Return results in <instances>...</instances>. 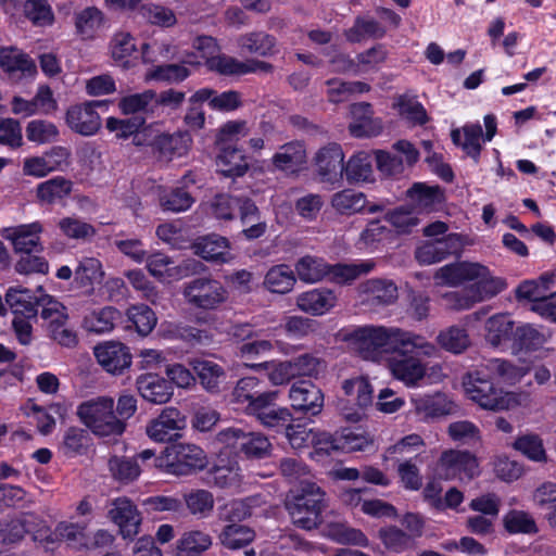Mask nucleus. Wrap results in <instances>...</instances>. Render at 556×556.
<instances>
[{"mask_svg":"<svg viewBox=\"0 0 556 556\" xmlns=\"http://www.w3.org/2000/svg\"><path fill=\"white\" fill-rule=\"evenodd\" d=\"M522 376V368L505 359L492 358L481 364L473 372H469L464 378L463 386L468 397L482 408L504 410L518 405L517 395L496 389L493 380L514 383Z\"/></svg>","mask_w":556,"mask_h":556,"instance_id":"1","label":"nucleus"},{"mask_svg":"<svg viewBox=\"0 0 556 556\" xmlns=\"http://www.w3.org/2000/svg\"><path fill=\"white\" fill-rule=\"evenodd\" d=\"M345 340L365 359H374L382 352H413L419 349L425 356H431L435 352V346L421 336L382 326L357 327L345 334Z\"/></svg>","mask_w":556,"mask_h":556,"instance_id":"2","label":"nucleus"},{"mask_svg":"<svg viewBox=\"0 0 556 556\" xmlns=\"http://www.w3.org/2000/svg\"><path fill=\"white\" fill-rule=\"evenodd\" d=\"M327 506L326 493L315 482H304L302 486L291 490L286 500L292 522L304 530L321 525L323 511Z\"/></svg>","mask_w":556,"mask_h":556,"instance_id":"3","label":"nucleus"},{"mask_svg":"<svg viewBox=\"0 0 556 556\" xmlns=\"http://www.w3.org/2000/svg\"><path fill=\"white\" fill-rule=\"evenodd\" d=\"M77 416L88 429L100 437L121 435L126 428V424L115 414L113 399L108 396L83 402L77 407Z\"/></svg>","mask_w":556,"mask_h":556,"instance_id":"4","label":"nucleus"},{"mask_svg":"<svg viewBox=\"0 0 556 556\" xmlns=\"http://www.w3.org/2000/svg\"><path fill=\"white\" fill-rule=\"evenodd\" d=\"M372 264L363 263L358 265H328L321 258L309 255L301 257L295 264V271L300 280L304 282H316L325 277L344 283L356 279L359 275L368 273Z\"/></svg>","mask_w":556,"mask_h":556,"instance_id":"5","label":"nucleus"},{"mask_svg":"<svg viewBox=\"0 0 556 556\" xmlns=\"http://www.w3.org/2000/svg\"><path fill=\"white\" fill-rule=\"evenodd\" d=\"M26 534L34 541L52 542V530L47 522L34 513H22L16 517L0 520V543L12 545L21 542Z\"/></svg>","mask_w":556,"mask_h":556,"instance_id":"6","label":"nucleus"},{"mask_svg":"<svg viewBox=\"0 0 556 556\" xmlns=\"http://www.w3.org/2000/svg\"><path fill=\"white\" fill-rule=\"evenodd\" d=\"M181 293L189 305L203 311L216 309L228 298L225 287L211 277H198L185 282Z\"/></svg>","mask_w":556,"mask_h":556,"instance_id":"7","label":"nucleus"},{"mask_svg":"<svg viewBox=\"0 0 556 556\" xmlns=\"http://www.w3.org/2000/svg\"><path fill=\"white\" fill-rule=\"evenodd\" d=\"M165 452L168 458L167 465L176 475H191L204 469L207 465L205 452L195 444L174 443L166 446Z\"/></svg>","mask_w":556,"mask_h":556,"instance_id":"8","label":"nucleus"},{"mask_svg":"<svg viewBox=\"0 0 556 556\" xmlns=\"http://www.w3.org/2000/svg\"><path fill=\"white\" fill-rule=\"evenodd\" d=\"M289 400L294 412L315 417L324 408L325 396L320 388L311 380H300L291 386Z\"/></svg>","mask_w":556,"mask_h":556,"instance_id":"9","label":"nucleus"},{"mask_svg":"<svg viewBox=\"0 0 556 556\" xmlns=\"http://www.w3.org/2000/svg\"><path fill=\"white\" fill-rule=\"evenodd\" d=\"M108 518L118 526L121 535L126 540H132L140 531L141 514L132 501L126 496L110 502Z\"/></svg>","mask_w":556,"mask_h":556,"instance_id":"10","label":"nucleus"},{"mask_svg":"<svg viewBox=\"0 0 556 556\" xmlns=\"http://www.w3.org/2000/svg\"><path fill=\"white\" fill-rule=\"evenodd\" d=\"M277 397V391H267L265 399L258 401V404L253 408L250 415L254 416L262 426L281 431L288 427L290 422H293L294 419L289 408L276 405Z\"/></svg>","mask_w":556,"mask_h":556,"instance_id":"11","label":"nucleus"},{"mask_svg":"<svg viewBox=\"0 0 556 556\" xmlns=\"http://www.w3.org/2000/svg\"><path fill=\"white\" fill-rule=\"evenodd\" d=\"M186 427V417L175 407H166L160 416L151 420L146 429L150 439L156 442H168L179 437Z\"/></svg>","mask_w":556,"mask_h":556,"instance_id":"12","label":"nucleus"},{"mask_svg":"<svg viewBox=\"0 0 556 556\" xmlns=\"http://www.w3.org/2000/svg\"><path fill=\"white\" fill-rule=\"evenodd\" d=\"M408 206L417 213H431L439 211L444 201V190L438 185L415 182L407 189Z\"/></svg>","mask_w":556,"mask_h":556,"instance_id":"13","label":"nucleus"},{"mask_svg":"<svg viewBox=\"0 0 556 556\" xmlns=\"http://www.w3.org/2000/svg\"><path fill=\"white\" fill-rule=\"evenodd\" d=\"M100 105L101 101H89L71 106L66 112L68 127L81 136L94 135L101 127V118L96 112Z\"/></svg>","mask_w":556,"mask_h":556,"instance_id":"14","label":"nucleus"},{"mask_svg":"<svg viewBox=\"0 0 556 556\" xmlns=\"http://www.w3.org/2000/svg\"><path fill=\"white\" fill-rule=\"evenodd\" d=\"M342 389L352 401H355L358 409L341 407V414L346 421L357 422L362 419L363 409L372 403V388L364 377H355L344 380Z\"/></svg>","mask_w":556,"mask_h":556,"instance_id":"15","label":"nucleus"},{"mask_svg":"<svg viewBox=\"0 0 556 556\" xmlns=\"http://www.w3.org/2000/svg\"><path fill=\"white\" fill-rule=\"evenodd\" d=\"M189 366L195 381L198 380L205 391L216 394L225 388L227 372L222 365L212 359L194 357L189 359Z\"/></svg>","mask_w":556,"mask_h":556,"instance_id":"16","label":"nucleus"},{"mask_svg":"<svg viewBox=\"0 0 556 556\" xmlns=\"http://www.w3.org/2000/svg\"><path fill=\"white\" fill-rule=\"evenodd\" d=\"M395 355L390 361V368L394 377L407 386H414L425 377L426 368L418 355H425L419 349L413 352L393 351Z\"/></svg>","mask_w":556,"mask_h":556,"instance_id":"17","label":"nucleus"},{"mask_svg":"<svg viewBox=\"0 0 556 556\" xmlns=\"http://www.w3.org/2000/svg\"><path fill=\"white\" fill-rule=\"evenodd\" d=\"M440 468L446 479L455 477L472 479L478 475V462L468 451L450 450L442 453Z\"/></svg>","mask_w":556,"mask_h":556,"instance_id":"18","label":"nucleus"},{"mask_svg":"<svg viewBox=\"0 0 556 556\" xmlns=\"http://www.w3.org/2000/svg\"><path fill=\"white\" fill-rule=\"evenodd\" d=\"M94 356L98 363L114 375L122 374L131 364L129 349L121 342H105L94 348Z\"/></svg>","mask_w":556,"mask_h":556,"instance_id":"19","label":"nucleus"},{"mask_svg":"<svg viewBox=\"0 0 556 556\" xmlns=\"http://www.w3.org/2000/svg\"><path fill=\"white\" fill-rule=\"evenodd\" d=\"M353 122L349 126L351 135L354 137H374L382 131V122L374 117L371 104L361 102L351 105Z\"/></svg>","mask_w":556,"mask_h":556,"instance_id":"20","label":"nucleus"},{"mask_svg":"<svg viewBox=\"0 0 556 556\" xmlns=\"http://www.w3.org/2000/svg\"><path fill=\"white\" fill-rule=\"evenodd\" d=\"M343 160V151L337 143L329 144L319 150L316 155V166L324 181L334 182L342 178L344 173Z\"/></svg>","mask_w":556,"mask_h":556,"instance_id":"21","label":"nucleus"},{"mask_svg":"<svg viewBox=\"0 0 556 556\" xmlns=\"http://www.w3.org/2000/svg\"><path fill=\"white\" fill-rule=\"evenodd\" d=\"M486 275V267L479 263L462 262L440 268L435 278L450 286H458L465 281L478 280Z\"/></svg>","mask_w":556,"mask_h":556,"instance_id":"22","label":"nucleus"},{"mask_svg":"<svg viewBox=\"0 0 556 556\" xmlns=\"http://www.w3.org/2000/svg\"><path fill=\"white\" fill-rule=\"evenodd\" d=\"M236 210L239 211L243 226L242 233L248 240L257 239L265 233L267 225L262 220L260 210L251 199L237 197Z\"/></svg>","mask_w":556,"mask_h":556,"instance_id":"23","label":"nucleus"},{"mask_svg":"<svg viewBox=\"0 0 556 556\" xmlns=\"http://www.w3.org/2000/svg\"><path fill=\"white\" fill-rule=\"evenodd\" d=\"M136 386L140 395L153 404H164L173 395L170 383L154 374H147L138 377Z\"/></svg>","mask_w":556,"mask_h":556,"instance_id":"24","label":"nucleus"},{"mask_svg":"<svg viewBox=\"0 0 556 556\" xmlns=\"http://www.w3.org/2000/svg\"><path fill=\"white\" fill-rule=\"evenodd\" d=\"M412 403L417 414L430 418L453 415L457 410V405L440 392L432 395L413 397Z\"/></svg>","mask_w":556,"mask_h":556,"instance_id":"25","label":"nucleus"},{"mask_svg":"<svg viewBox=\"0 0 556 556\" xmlns=\"http://www.w3.org/2000/svg\"><path fill=\"white\" fill-rule=\"evenodd\" d=\"M337 296L329 289H314L296 298V306L304 313L319 316L336 305Z\"/></svg>","mask_w":556,"mask_h":556,"instance_id":"26","label":"nucleus"},{"mask_svg":"<svg viewBox=\"0 0 556 556\" xmlns=\"http://www.w3.org/2000/svg\"><path fill=\"white\" fill-rule=\"evenodd\" d=\"M275 168L294 173L306 163V150L301 141L282 144L271 159Z\"/></svg>","mask_w":556,"mask_h":556,"instance_id":"27","label":"nucleus"},{"mask_svg":"<svg viewBox=\"0 0 556 556\" xmlns=\"http://www.w3.org/2000/svg\"><path fill=\"white\" fill-rule=\"evenodd\" d=\"M42 227L39 223L21 225L8 229L7 239L11 240L16 253H27L41 250L39 233Z\"/></svg>","mask_w":556,"mask_h":556,"instance_id":"28","label":"nucleus"},{"mask_svg":"<svg viewBox=\"0 0 556 556\" xmlns=\"http://www.w3.org/2000/svg\"><path fill=\"white\" fill-rule=\"evenodd\" d=\"M184 509L198 520L212 516L215 498L211 491L205 489H191L182 494Z\"/></svg>","mask_w":556,"mask_h":556,"instance_id":"29","label":"nucleus"},{"mask_svg":"<svg viewBox=\"0 0 556 556\" xmlns=\"http://www.w3.org/2000/svg\"><path fill=\"white\" fill-rule=\"evenodd\" d=\"M216 164L217 172L229 178L241 177L249 169L245 155L233 146H224L220 148Z\"/></svg>","mask_w":556,"mask_h":556,"instance_id":"30","label":"nucleus"},{"mask_svg":"<svg viewBox=\"0 0 556 556\" xmlns=\"http://www.w3.org/2000/svg\"><path fill=\"white\" fill-rule=\"evenodd\" d=\"M29 289L17 287L10 288L5 294V302L11 307L16 316H22L27 319L36 318L38 307L40 306L38 300Z\"/></svg>","mask_w":556,"mask_h":556,"instance_id":"31","label":"nucleus"},{"mask_svg":"<svg viewBox=\"0 0 556 556\" xmlns=\"http://www.w3.org/2000/svg\"><path fill=\"white\" fill-rule=\"evenodd\" d=\"M256 538L253 528L247 525H225L217 535L222 546L227 549H241L249 546Z\"/></svg>","mask_w":556,"mask_h":556,"instance_id":"32","label":"nucleus"},{"mask_svg":"<svg viewBox=\"0 0 556 556\" xmlns=\"http://www.w3.org/2000/svg\"><path fill=\"white\" fill-rule=\"evenodd\" d=\"M324 534L340 544L368 545L367 536L359 529L351 527L345 521L327 522L324 528Z\"/></svg>","mask_w":556,"mask_h":556,"instance_id":"33","label":"nucleus"},{"mask_svg":"<svg viewBox=\"0 0 556 556\" xmlns=\"http://www.w3.org/2000/svg\"><path fill=\"white\" fill-rule=\"evenodd\" d=\"M277 40L265 31H251L238 38V46L251 54L270 56L275 53Z\"/></svg>","mask_w":556,"mask_h":556,"instance_id":"34","label":"nucleus"},{"mask_svg":"<svg viewBox=\"0 0 556 556\" xmlns=\"http://www.w3.org/2000/svg\"><path fill=\"white\" fill-rule=\"evenodd\" d=\"M553 281V276L544 275L539 280H527L523 281L516 290V296L518 300H527L530 303L529 309L533 312V307L546 301L549 296L548 287Z\"/></svg>","mask_w":556,"mask_h":556,"instance_id":"35","label":"nucleus"},{"mask_svg":"<svg viewBox=\"0 0 556 556\" xmlns=\"http://www.w3.org/2000/svg\"><path fill=\"white\" fill-rule=\"evenodd\" d=\"M295 281L294 271L290 266L280 264L273 266L267 271L264 286L273 293L286 294L293 289Z\"/></svg>","mask_w":556,"mask_h":556,"instance_id":"36","label":"nucleus"},{"mask_svg":"<svg viewBox=\"0 0 556 556\" xmlns=\"http://www.w3.org/2000/svg\"><path fill=\"white\" fill-rule=\"evenodd\" d=\"M194 249L195 254L206 261L225 262L229 244L227 238L213 233L200 238Z\"/></svg>","mask_w":556,"mask_h":556,"instance_id":"37","label":"nucleus"},{"mask_svg":"<svg viewBox=\"0 0 556 556\" xmlns=\"http://www.w3.org/2000/svg\"><path fill=\"white\" fill-rule=\"evenodd\" d=\"M267 392L260 389V381L255 377H244L237 382L233 389V397L237 403H248L247 410L250 414L265 399Z\"/></svg>","mask_w":556,"mask_h":556,"instance_id":"38","label":"nucleus"},{"mask_svg":"<svg viewBox=\"0 0 556 556\" xmlns=\"http://www.w3.org/2000/svg\"><path fill=\"white\" fill-rule=\"evenodd\" d=\"M104 271L98 258L84 257L74 270L75 282L83 288L93 289L94 285L102 282Z\"/></svg>","mask_w":556,"mask_h":556,"instance_id":"39","label":"nucleus"},{"mask_svg":"<svg viewBox=\"0 0 556 556\" xmlns=\"http://www.w3.org/2000/svg\"><path fill=\"white\" fill-rule=\"evenodd\" d=\"M90 441L89 432L79 427H70L65 430L59 450L66 457H74L86 453Z\"/></svg>","mask_w":556,"mask_h":556,"instance_id":"40","label":"nucleus"},{"mask_svg":"<svg viewBox=\"0 0 556 556\" xmlns=\"http://www.w3.org/2000/svg\"><path fill=\"white\" fill-rule=\"evenodd\" d=\"M273 445L261 432H245L241 439L240 452L248 459H263L271 455Z\"/></svg>","mask_w":556,"mask_h":556,"instance_id":"41","label":"nucleus"},{"mask_svg":"<svg viewBox=\"0 0 556 556\" xmlns=\"http://www.w3.org/2000/svg\"><path fill=\"white\" fill-rule=\"evenodd\" d=\"M212 545L210 534L192 530L182 534L177 542L178 556H201Z\"/></svg>","mask_w":556,"mask_h":556,"instance_id":"42","label":"nucleus"},{"mask_svg":"<svg viewBox=\"0 0 556 556\" xmlns=\"http://www.w3.org/2000/svg\"><path fill=\"white\" fill-rule=\"evenodd\" d=\"M119 318V311L112 306H105L101 309L90 312L85 317L84 325L88 331L104 333L111 331L116 320Z\"/></svg>","mask_w":556,"mask_h":556,"instance_id":"43","label":"nucleus"},{"mask_svg":"<svg viewBox=\"0 0 556 556\" xmlns=\"http://www.w3.org/2000/svg\"><path fill=\"white\" fill-rule=\"evenodd\" d=\"M252 516V506L247 500H232L217 507L216 517L225 525H241Z\"/></svg>","mask_w":556,"mask_h":556,"instance_id":"44","label":"nucleus"},{"mask_svg":"<svg viewBox=\"0 0 556 556\" xmlns=\"http://www.w3.org/2000/svg\"><path fill=\"white\" fill-rule=\"evenodd\" d=\"M366 197L351 189L339 191L332 195L331 205L340 214L352 215L366 208Z\"/></svg>","mask_w":556,"mask_h":556,"instance_id":"45","label":"nucleus"},{"mask_svg":"<svg viewBox=\"0 0 556 556\" xmlns=\"http://www.w3.org/2000/svg\"><path fill=\"white\" fill-rule=\"evenodd\" d=\"M127 317L130 323L128 327H134L142 337L148 336L157 323L155 313L146 304L130 306L127 309Z\"/></svg>","mask_w":556,"mask_h":556,"instance_id":"46","label":"nucleus"},{"mask_svg":"<svg viewBox=\"0 0 556 556\" xmlns=\"http://www.w3.org/2000/svg\"><path fill=\"white\" fill-rule=\"evenodd\" d=\"M211 94L210 88H203L195 91L190 97V105L184 117V122L191 130H200L204 127L205 113L202 109V103L205 102Z\"/></svg>","mask_w":556,"mask_h":556,"instance_id":"47","label":"nucleus"},{"mask_svg":"<svg viewBox=\"0 0 556 556\" xmlns=\"http://www.w3.org/2000/svg\"><path fill=\"white\" fill-rule=\"evenodd\" d=\"M344 173L350 182L369 181L372 175L370 155L364 151L354 154L344 165Z\"/></svg>","mask_w":556,"mask_h":556,"instance_id":"48","label":"nucleus"},{"mask_svg":"<svg viewBox=\"0 0 556 556\" xmlns=\"http://www.w3.org/2000/svg\"><path fill=\"white\" fill-rule=\"evenodd\" d=\"M503 526L510 534H535L539 531L534 518L525 510H509L503 517Z\"/></svg>","mask_w":556,"mask_h":556,"instance_id":"49","label":"nucleus"},{"mask_svg":"<svg viewBox=\"0 0 556 556\" xmlns=\"http://www.w3.org/2000/svg\"><path fill=\"white\" fill-rule=\"evenodd\" d=\"M72 191V182L64 177H54L42 184L37 188V195L40 201L46 203H53L67 197Z\"/></svg>","mask_w":556,"mask_h":556,"instance_id":"50","label":"nucleus"},{"mask_svg":"<svg viewBox=\"0 0 556 556\" xmlns=\"http://www.w3.org/2000/svg\"><path fill=\"white\" fill-rule=\"evenodd\" d=\"M41 307V317L48 320V330L67 324L66 307L51 295H41L38 302Z\"/></svg>","mask_w":556,"mask_h":556,"instance_id":"51","label":"nucleus"},{"mask_svg":"<svg viewBox=\"0 0 556 556\" xmlns=\"http://www.w3.org/2000/svg\"><path fill=\"white\" fill-rule=\"evenodd\" d=\"M546 341L544 333L531 325L517 327L514 332V349L518 351H535L540 349Z\"/></svg>","mask_w":556,"mask_h":556,"instance_id":"52","label":"nucleus"},{"mask_svg":"<svg viewBox=\"0 0 556 556\" xmlns=\"http://www.w3.org/2000/svg\"><path fill=\"white\" fill-rule=\"evenodd\" d=\"M513 447L533 462H546L543 440L535 433L523 434L515 440Z\"/></svg>","mask_w":556,"mask_h":556,"instance_id":"53","label":"nucleus"},{"mask_svg":"<svg viewBox=\"0 0 556 556\" xmlns=\"http://www.w3.org/2000/svg\"><path fill=\"white\" fill-rule=\"evenodd\" d=\"M486 340L494 346L514 336V323L507 315L492 316L486 321Z\"/></svg>","mask_w":556,"mask_h":556,"instance_id":"54","label":"nucleus"},{"mask_svg":"<svg viewBox=\"0 0 556 556\" xmlns=\"http://www.w3.org/2000/svg\"><path fill=\"white\" fill-rule=\"evenodd\" d=\"M109 468L113 478L122 483L132 482L141 471L136 459L119 456L110 458Z\"/></svg>","mask_w":556,"mask_h":556,"instance_id":"55","label":"nucleus"},{"mask_svg":"<svg viewBox=\"0 0 556 556\" xmlns=\"http://www.w3.org/2000/svg\"><path fill=\"white\" fill-rule=\"evenodd\" d=\"M102 22L103 14L94 7L86 8L75 15L76 30L84 38H92L102 25Z\"/></svg>","mask_w":556,"mask_h":556,"instance_id":"56","label":"nucleus"},{"mask_svg":"<svg viewBox=\"0 0 556 556\" xmlns=\"http://www.w3.org/2000/svg\"><path fill=\"white\" fill-rule=\"evenodd\" d=\"M279 472L290 483H299L302 486L304 482L309 481V469L299 458L285 457L279 460Z\"/></svg>","mask_w":556,"mask_h":556,"instance_id":"57","label":"nucleus"},{"mask_svg":"<svg viewBox=\"0 0 556 556\" xmlns=\"http://www.w3.org/2000/svg\"><path fill=\"white\" fill-rule=\"evenodd\" d=\"M147 514L172 513L182 514L184 504L180 498L169 495H155L147 497L141 503Z\"/></svg>","mask_w":556,"mask_h":556,"instance_id":"58","label":"nucleus"},{"mask_svg":"<svg viewBox=\"0 0 556 556\" xmlns=\"http://www.w3.org/2000/svg\"><path fill=\"white\" fill-rule=\"evenodd\" d=\"M438 342L441 348L454 354H459L469 346V338L466 330L456 326L441 331L438 336Z\"/></svg>","mask_w":556,"mask_h":556,"instance_id":"59","label":"nucleus"},{"mask_svg":"<svg viewBox=\"0 0 556 556\" xmlns=\"http://www.w3.org/2000/svg\"><path fill=\"white\" fill-rule=\"evenodd\" d=\"M378 534L384 546L390 551L400 553L414 546L412 535L395 526L381 528Z\"/></svg>","mask_w":556,"mask_h":556,"instance_id":"60","label":"nucleus"},{"mask_svg":"<svg viewBox=\"0 0 556 556\" xmlns=\"http://www.w3.org/2000/svg\"><path fill=\"white\" fill-rule=\"evenodd\" d=\"M365 291L371 294L372 301L389 305L397 299V288L392 281L371 279L366 282Z\"/></svg>","mask_w":556,"mask_h":556,"instance_id":"61","label":"nucleus"},{"mask_svg":"<svg viewBox=\"0 0 556 556\" xmlns=\"http://www.w3.org/2000/svg\"><path fill=\"white\" fill-rule=\"evenodd\" d=\"M189 142L190 137L187 132L160 134L156 150L164 156L181 155L187 150Z\"/></svg>","mask_w":556,"mask_h":556,"instance_id":"62","label":"nucleus"},{"mask_svg":"<svg viewBox=\"0 0 556 556\" xmlns=\"http://www.w3.org/2000/svg\"><path fill=\"white\" fill-rule=\"evenodd\" d=\"M59 227L62 233L71 239L88 240L96 235V229L92 225L75 217L62 218L59 222Z\"/></svg>","mask_w":556,"mask_h":556,"instance_id":"63","label":"nucleus"},{"mask_svg":"<svg viewBox=\"0 0 556 556\" xmlns=\"http://www.w3.org/2000/svg\"><path fill=\"white\" fill-rule=\"evenodd\" d=\"M161 205L165 211L179 213L187 211L194 202L192 195L184 188H175L164 193L160 199Z\"/></svg>","mask_w":556,"mask_h":556,"instance_id":"64","label":"nucleus"}]
</instances>
